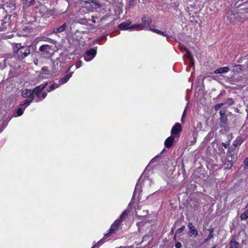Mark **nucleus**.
<instances>
[{
  "instance_id": "f257e3e1",
  "label": "nucleus",
  "mask_w": 248,
  "mask_h": 248,
  "mask_svg": "<svg viewBox=\"0 0 248 248\" xmlns=\"http://www.w3.org/2000/svg\"><path fill=\"white\" fill-rule=\"evenodd\" d=\"M47 84V82H45L36 87L32 90L33 95L36 96L41 100L45 98L47 95V93L43 92V91L46 88Z\"/></svg>"
},
{
  "instance_id": "f03ea898",
  "label": "nucleus",
  "mask_w": 248,
  "mask_h": 248,
  "mask_svg": "<svg viewBox=\"0 0 248 248\" xmlns=\"http://www.w3.org/2000/svg\"><path fill=\"white\" fill-rule=\"evenodd\" d=\"M141 21L142 24L144 25V27L146 28V30L152 31L154 32L157 33L160 35H162L165 36H167L163 31L158 30L157 29H152L150 28V24L152 22V20L150 18L146 16H143L141 18Z\"/></svg>"
},
{
  "instance_id": "7ed1b4c3",
  "label": "nucleus",
  "mask_w": 248,
  "mask_h": 248,
  "mask_svg": "<svg viewBox=\"0 0 248 248\" xmlns=\"http://www.w3.org/2000/svg\"><path fill=\"white\" fill-rule=\"evenodd\" d=\"M30 46H22L16 51V56L19 60H22L30 53Z\"/></svg>"
},
{
  "instance_id": "20e7f679",
  "label": "nucleus",
  "mask_w": 248,
  "mask_h": 248,
  "mask_svg": "<svg viewBox=\"0 0 248 248\" xmlns=\"http://www.w3.org/2000/svg\"><path fill=\"white\" fill-rule=\"evenodd\" d=\"M127 213L126 211H124L122 214L120 216L119 219H116L114 222L111 225L110 228L109 229V232L107 233L106 235H109V233H112L114 232L116 229H117L119 227L120 223L122 221V220L125 218V217L127 216Z\"/></svg>"
},
{
  "instance_id": "39448f33",
  "label": "nucleus",
  "mask_w": 248,
  "mask_h": 248,
  "mask_svg": "<svg viewBox=\"0 0 248 248\" xmlns=\"http://www.w3.org/2000/svg\"><path fill=\"white\" fill-rule=\"evenodd\" d=\"M55 47L48 45H44L41 46L39 48L41 52H44L46 54H53L55 51Z\"/></svg>"
},
{
  "instance_id": "423d86ee",
  "label": "nucleus",
  "mask_w": 248,
  "mask_h": 248,
  "mask_svg": "<svg viewBox=\"0 0 248 248\" xmlns=\"http://www.w3.org/2000/svg\"><path fill=\"white\" fill-rule=\"evenodd\" d=\"M237 154L235 148H230L227 155V159L229 162H232L237 158Z\"/></svg>"
},
{
  "instance_id": "0eeeda50",
  "label": "nucleus",
  "mask_w": 248,
  "mask_h": 248,
  "mask_svg": "<svg viewBox=\"0 0 248 248\" xmlns=\"http://www.w3.org/2000/svg\"><path fill=\"white\" fill-rule=\"evenodd\" d=\"M22 95L25 98H29L31 101H33L34 99V95L33 94L32 90L26 89L22 91Z\"/></svg>"
},
{
  "instance_id": "6e6552de",
  "label": "nucleus",
  "mask_w": 248,
  "mask_h": 248,
  "mask_svg": "<svg viewBox=\"0 0 248 248\" xmlns=\"http://www.w3.org/2000/svg\"><path fill=\"white\" fill-rule=\"evenodd\" d=\"M68 26V23L65 22L59 27L54 28L53 29L52 32L55 34L62 32L67 29Z\"/></svg>"
},
{
  "instance_id": "1a4fd4ad",
  "label": "nucleus",
  "mask_w": 248,
  "mask_h": 248,
  "mask_svg": "<svg viewBox=\"0 0 248 248\" xmlns=\"http://www.w3.org/2000/svg\"><path fill=\"white\" fill-rule=\"evenodd\" d=\"M96 51L94 49H91L86 52V56L84 57L85 61L88 62L92 60L96 55Z\"/></svg>"
},
{
  "instance_id": "9d476101",
  "label": "nucleus",
  "mask_w": 248,
  "mask_h": 248,
  "mask_svg": "<svg viewBox=\"0 0 248 248\" xmlns=\"http://www.w3.org/2000/svg\"><path fill=\"white\" fill-rule=\"evenodd\" d=\"M188 227L189 230V234L191 236H194L196 237L198 234V231L195 227L193 226L192 223L189 222L188 224Z\"/></svg>"
},
{
  "instance_id": "9b49d317",
  "label": "nucleus",
  "mask_w": 248,
  "mask_h": 248,
  "mask_svg": "<svg viewBox=\"0 0 248 248\" xmlns=\"http://www.w3.org/2000/svg\"><path fill=\"white\" fill-rule=\"evenodd\" d=\"M219 125L220 127L224 128H228V119L227 116H222L220 117Z\"/></svg>"
},
{
  "instance_id": "f8f14e48",
  "label": "nucleus",
  "mask_w": 248,
  "mask_h": 248,
  "mask_svg": "<svg viewBox=\"0 0 248 248\" xmlns=\"http://www.w3.org/2000/svg\"><path fill=\"white\" fill-rule=\"evenodd\" d=\"M182 130L181 124L179 123H176L172 128L171 133L172 135L178 134Z\"/></svg>"
},
{
  "instance_id": "ddd939ff",
  "label": "nucleus",
  "mask_w": 248,
  "mask_h": 248,
  "mask_svg": "<svg viewBox=\"0 0 248 248\" xmlns=\"http://www.w3.org/2000/svg\"><path fill=\"white\" fill-rule=\"evenodd\" d=\"M174 140V137L170 136L165 141L164 144L166 147L170 148L173 144Z\"/></svg>"
},
{
  "instance_id": "4468645a",
  "label": "nucleus",
  "mask_w": 248,
  "mask_h": 248,
  "mask_svg": "<svg viewBox=\"0 0 248 248\" xmlns=\"http://www.w3.org/2000/svg\"><path fill=\"white\" fill-rule=\"evenodd\" d=\"M230 248H237L239 246V243L235 241V236L233 235L230 243Z\"/></svg>"
},
{
  "instance_id": "2eb2a0df",
  "label": "nucleus",
  "mask_w": 248,
  "mask_h": 248,
  "mask_svg": "<svg viewBox=\"0 0 248 248\" xmlns=\"http://www.w3.org/2000/svg\"><path fill=\"white\" fill-rule=\"evenodd\" d=\"M245 209H246L240 215V219L242 220H245L248 218V204L246 205Z\"/></svg>"
},
{
  "instance_id": "dca6fc26",
  "label": "nucleus",
  "mask_w": 248,
  "mask_h": 248,
  "mask_svg": "<svg viewBox=\"0 0 248 248\" xmlns=\"http://www.w3.org/2000/svg\"><path fill=\"white\" fill-rule=\"evenodd\" d=\"M131 22H123L121 23L119 25V28L120 29L122 30H125L127 29H129V25H130Z\"/></svg>"
},
{
  "instance_id": "f3484780",
  "label": "nucleus",
  "mask_w": 248,
  "mask_h": 248,
  "mask_svg": "<svg viewBox=\"0 0 248 248\" xmlns=\"http://www.w3.org/2000/svg\"><path fill=\"white\" fill-rule=\"evenodd\" d=\"M229 71V68L228 67H223L216 69L214 73L215 74H221L227 73Z\"/></svg>"
},
{
  "instance_id": "a211bd4d",
  "label": "nucleus",
  "mask_w": 248,
  "mask_h": 248,
  "mask_svg": "<svg viewBox=\"0 0 248 248\" xmlns=\"http://www.w3.org/2000/svg\"><path fill=\"white\" fill-rule=\"evenodd\" d=\"M72 76L71 74H67L63 78H62L59 81L60 84L65 83L68 81L70 77Z\"/></svg>"
},
{
  "instance_id": "6ab92c4d",
  "label": "nucleus",
  "mask_w": 248,
  "mask_h": 248,
  "mask_svg": "<svg viewBox=\"0 0 248 248\" xmlns=\"http://www.w3.org/2000/svg\"><path fill=\"white\" fill-rule=\"evenodd\" d=\"M34 1V0H25L23 3V8L26 9L28 7L31 5Z\"/></svg>"
},
{
  "instance_id": "aec40b11",
  "label": "nucleus",
  "mask_w": 248,
  "mask_h": 248,
  "mask_svg": "<svg viewBox=\"0 0 248 248\" xmlns=\"http://www.w3.org/2000/svg\"><path fill=\"white\" fill-rule=\"evenodd\" d=\"M243 142V140L241 137H238L236 138L235 140L234 141L233 145L237 147L238 145H240L242 142Z\"/></svg>"
},
{
  "instance_id": "412c9836",
  "label": "nucleus",
  "mask_w": 248,
  "mask_h": 248,
  "mask_svg": "<svg viewBox=\"0 0 248 248\" xmlns=\"http://www.w3.org/2000/svg\"><path fill=\"white\" fill-rule=\"evenodd\" d=\"M59 87V84H58L57 83H54L51 85L49 87V89L47 90V92L49 93L51 92V91L58 88Z\"/></svg>"
},
{
  "instance_id": "4be33fe9",
  "label": "nucleus",
  "mask_w": 248,
  "mask_h": 248,
  "mask_svg": "<svg viewBox=\"0 0 248 248\" xmlns=\"http://www.w3.org/2000/svg\"><path fill=\"white\" fill-rule=\"evenodd\" d=\"M32 101H31V100H30V99H26V100H25L21 102L20 103V105L27 106L29 105H30L31 102Z\"/></svg>"
},
{
  "instance_id": "5701e85b",
  "label": "nucleus",
  "mask_w": 248,
  "mask_h": 248,
  "mask_svg": "<svg viewBox=\"0 0 248 248\" xmlns=\"http://www.w3.org/2000/svg\"><path fill=\"white\" fill-rule=\"evenodd\" d=\"M242 66L241 65H236L234 66L233 70L237 72H239L242 70Z\"/></svg>"
},
{
  "instance_id": "b1692460",
  "label": "nucleus",
  "mask_w": 248,
  "mask_h": 248,
  "mask_svg": "<svg viewBox=\"0 0 248 248\" xmlns=\"http://www.w3.org/2000/svg\"><path fill=\"white\" fill-rule=\"evenodd\" d=\"M7 6L11 9V10H14L15 9V4L13 2H7Z\"/></svg>"
},
{
  "instance_id": "393cba45",
  "label": "nucleus",
  "mask_w": 248,
  "mask_h": 248,
  "mask_svg": "<svg viewBox=\"0 0 248 248\" xmlns=\"http://www.w3.org/2000/svg\"><path fill=\"white\" fill-rule=\"evenodd\" d=\"M187 53H188L187 58L190 61L191 65H194V60H193V57H192V55L188 52H187Z\"/></svg>"
},
{
  "instance_id": "a878e982",
  "label": "nucleus",
  "mask_w": 248,
  "mask_h": 248,
  "mask_svg": "<svg viewBox=\"0 0 248 248\" xmlns=\"http://www.w3.org/2000/svg\"><path fill=\"white\" fill-rule=\"evenodd\" d=\"M16 113L18 116L22 115L23 113V109L22 108H18L17 110Z\"/></svg>"
},
{
  "instance_id": "bb28decb",
  "label": "nucleus",
  "mask_w": 248,
  "mask_h": 248,
  "mask_svg": "<svg viewBox=\"0 0 248 248\" xmlns=\"http://www.w3.org/2000/svg\"><path fill=\"white\" fill-rule=\"evenodd\" d=\"M224 104L225 103H222L218 104L217 105H216L215 107V108L216 110H218L220 108H221L224 105Z\"/></svg>"
},
{
  "instance_id": "cd10ccee",
  "label": "nucleus",
  "mask_w": 248,
  "mask_h": 248,
  "mask_svg": "<svg viewBox=\"0 0 248 248\" xmlns=\"http://www.w3.org/2000/svg\"><path fill=\"white\" fill-rule=\"evenodd\" d=\"M225 104L228 103L229 105H232L234 103L233 101L232 100V98H228L226 101V102L224 103Z\"/></svg>"
},
{
  "instance_id": "c85d7f7f",
  "label": "nucleus",
  "mask_w": 248,
  "mask_h": 248,
  "mask_svg": "<svg viewBox=\"0 0 248 248\" xmlns=\"http://www.w3.org/2000/svg\"><path fill=\"white\" fill-rule=\"evenodd\" d=\"M138 28V24H137L133 25L129 27V29L130 30H135V29H137Z\"/></svg>"
},
{
  "instance_id": "c756f323",
  "label": "nucleus",
  "mask_w": 248,
  "mask_h": 248,
  "mask_svg": "<svg viewBox=\"0 0 248 248\" xmlns=\"http://www.w3.org/2000/svg\"><path fill=\"white\" fill-rule=\"evenodd\" d=\"M1 25H2V27H6V29L7 28V27L9 26V24L8 22H3V21H1Z\"/></svg>"
},
{
  "instance_id": "7c9ffc66",
  "label": "nucleus",
  "mask_w": 248,
  "mask_h": 248,
  "mask_svg": "<svg viewBox=\"0 0 248 248\" xmlns=\"http://www.w3.org/2000/svg\"><path fill=\"white\" fill-rule=\"evenodd\" d=\"M138 28H140L142 30H146V28L144 27V26L142 24V23H140V24H138Z\"/></svg>"
},
{
  "instance_id": "2f4dec72",
  "label": "nucleus",
  "mask_w": 248,
  "mask_h": 248,
  "mask_svg": "<svg viewBox=\"0 0 248 248\" xmlns=\"http://www.w3.org/2000/svg\"><path fill=\"white\" fill-rule=\"evenodd\" d=\"M75 66L76 68H78L81 66V61H78L75 63Z\"/></svg>"
},
{
  "instance_id": "473e14b6",
  "label": "nucleus",
  "mask_w": 248,
  "mask_h": 248,
  "mask_svg": "<svg viewBox=\"0 0 248 248\" xmlns=\"http://www.w3.org/2000/svg\"><path fill=\"white\" fill-rule=\"evenodd\" d=\"M185 226H181V227L180 228H179L177 230V232H181L183 231V230L185 229Z\"/></svg>"
},
{
  "instance_id": "72a5a7b5",
  "label": "nucleus",
  "mask_w": 248,
  "mask_h": 248,
  "mask_svg": "<svg viewBox=\"0 0 248 248\" xmlns=\"http://www.w3.org/2000/svg\"><path fill=\"white\" fill-rule=\"evenodd\" d=\"M214 237V233H209V234L207 236V239L210 240V239L213 238Z\"/></svg>"
},
{
  "instance_id": "f704fd0d",
  "label": "nucleus",
  "mask_w": 248,
  "mask_h": 248,
  "mask_svg": "<svg viewBox=\"0 0 248 248\" xmlns=\"http://www.w3.org/2000/svg\"><path fill=\"white\" fill-rule=\"evenodd\" d=\"M222 145L225 148H227L228 147V146H229L230 145V143L229 142H227V143H224V142H223L222 143Z\"/></svg>"
},
{
  "instance_id": "c9c22d12",
  "label": "nucleus",
  "mask_w": 248,
  "mask_h": 248,
  "mask_svg": "<svg viewBox=\"0 0 248 248\" xmlns=\"http://www.w3.org/2000/svg\"><path fill=\"white\" fill-rule=\"evenodd\" d=\"M175 247L176 248H181L182 247V244L180 242H177L175 244Z\"/></svg>"
},
{
  "instance_id": "e433bc0d",
  "label": "nucleus",
  "mask_w": 248,
  "mask_h": 248,
  "mask_svg": "<svg viewBox=\"0 0 248 248\" xmlns=\"http://www.w3.org/2000/svg\"><path fill=\"white\" fill-rule=\"evenodd\" d=\"M186 115V110L185 109L184 111L183 112V115H182V118H181V121L182 122H184V117H185V116Z\"/></svg>"
},
{
  "instance_id": "4c0bfd02",
  "label": "nucleus",
  "mask_w": 248,
  "mask_h": 248,
  "mask_svg": "<svg viewBox=\"0 0 248 248\" xmlns=\"http://www.w3.org/2000/svg\"><path fill=\"white\" fill-rule=\"evenodd\" d=\"M208 231L210 232V233H214V228H210L208 229Z\"/></svg>"
},
{
  "instance_id": "58836bf2",
  "label": "nucleus",
  "mask_w": 248,
  "mask_h": 248,
  "mask_svg": "<svg viewBox=\"0 0 248 248\" xmlns=\"http://www.w3.org/2000/svg\"><path fill=\"white\" fill-rule=\"evenodd\" d=\"M244 163L246 166L248 167V157L244 160Z\"/></svg>"
},
{
  "instance_id": "ea45409f",
  "label": "nucleus",
  "mask_w": 248,
  "mask_h": 248,
  "mask_svg": "<svg viewBox=\"0 0 248 248\" xmlns=\"http://www.w3.org/2000/svg\"><path fill=\"white\" fill-rule=\"evenodd\" d=\"M219 113L221 117H222V116H226V115L225 114V112L224 111L220 110Z\"/></svg>"
},
{
  "instance_id": "a19ab883",
  "label": "nucleus",
  "mask_w": 248,
  "mask_h": 248,
  "mask_svg": "<svg viewBox=\"0 0 248 248\" xmlns=\"http://www.w3.org/2000/svg\"><path fill=\"white\" fill-rule=\"evenodd\" d=\"M56 64L55 63V65H56L57 66H58L59 64H60V65H61V62L58 59H57V60L56 61Z\"/></svg>"
},
{
  "instance_id": "79ce46f5",
  "label": "nucleus",
  "mask_w": 248,
  "mask_h": 248,
  "mask_svg": "<svg viewBox=\"0 0 248 248\" xmlns=\"http://www.w3.org/2000/svg\"><path fill=\"white\" fill-rule=\"evenodd\" d=\"M6 30V27H0V31H3L4 30Z\"/></svg>"
},
{
  "instance_id": "37998d69",
  "label": "nucleus",
  "mask_w": 248,
  "mask_h": 248,
  "mask_svg": "<svg viewBox=\"0 0 248 248\" xmlns=\"http://www.w3.org/2000/svg\"><path fill=\"white\" fill-rule=\"evenodd\" d=\"M49 40L50 41V42L53 44H55L56 43V41L54 40H52V39H49Z\"/></svg>"
},
{
  "instance_id": "c03bdc74",
  "label": "nucleus",
  "mask_w": 248,
  "mask_h": 248,
  "mask_svg": "<svg viewBox=\"0 0 248 248\" xmlns=\"http://www.w3.org/2000/svg\"><path fill=\"white\" fill-rule=\"evenodd\" d=\"M209 240V239H207V237L204 240L203 243H205L207 242H208Z\"/></svg>"
},
{
  "instance_id": "a18cd8bd",
  "label": "nucleus",
  "mask_w": 248,
  "mask_h": 248,
  "mask_svg": "<svg viewBox=\"0 0 248 248\" xmlns=\"http://www.w3.org/2000/svg\"><path fill=\"white\" fill-rule=\"evenodd\" d=\"M0 11H1V12H2V13H4V10H3V9H0Z\"/></svg>"
},
{
  "instance_id": "49530a36",
  "label": "nucleus",
  "mask_w": 248,
  "mask_h": 248,
  "mask_svg": "<svg viewBox=\"0 0 248 248\" xmlns=\"http://www.w3.org/2000/svg\"><path fill=\"white\" fill-rule=\"evenodd\" d=\"M92 21H93V23H95V20H94V19H92Z\"/></svg>"
},
{
  "instance_id": "de8ad7c7",
  "label": "nucleus",
  "mask_w": 248,
  "mask_h": 248,
  "mask_svg": "<svg viewBox=\"0 0 248 248\" xmlns=\"http://www.w3.org/2000/svg\"><path fill=\"white\" fill-rule=\"evenodd\" d=\"M73 66V65L71 66L69 68V69H68V71H69L70 69V68Z\"/></svg>"
},
{
  "instance_id": "09e8293b",
  "label": "nucleus",
  "mask_w": 248,
  "mask_h": 248,
  "mask_svg": "<svg viewBox=\"0 0 248 248\" xmlns=\"http://www.w3.org/2000/svg\"><path fill=\"white\" fill-rule=\"evenodd\" d=\"M212 248H216V246H213Z\"/></svg>"
},
{
  "instance_id": "8fccbe9b",
  "label": "nucleus",
  "mask_w": 248,
  "mask_h": 248,
  "mask_svg": "<svg viewBox=\"0 0 248 248\" xmlns=\"http://www.w3.org/2000/svg\"><path fill=\"white\" fill-rule=\"evenodd\" d=\"M1 6H2V5L0 4V9H1Z\"/></svg>"
},
{
  "instance_id": "3c124183",
  "label": "nucleus",
  "mask_w": 248,
  "mask_h": 248,
  "mask_svg": "<svg viewBox=\"0 0 248 248\" xmlns=\"http://www.w3.org/2000/svg\"><path fill=\"white\" fill-rule=\"evenodd\" d=\"M95 246L94 245V246L92 248H94L95 247Z\"/></svg>"
},
{
  "instance_id": "603ef678",
  "label": "nucleus",
  "mask_w": 248,
  "mask_h": 248,
  "mask_svg": "<svg viewBox=\"0 0 248 248\" xmlns=\"http://www.w3.org/2000/svg\"><path fill=\"white\" fill-rule=\"evenodd\" d=\"M120 248H123L121 247H120Z\"/></svg>"
}]
</instances>
